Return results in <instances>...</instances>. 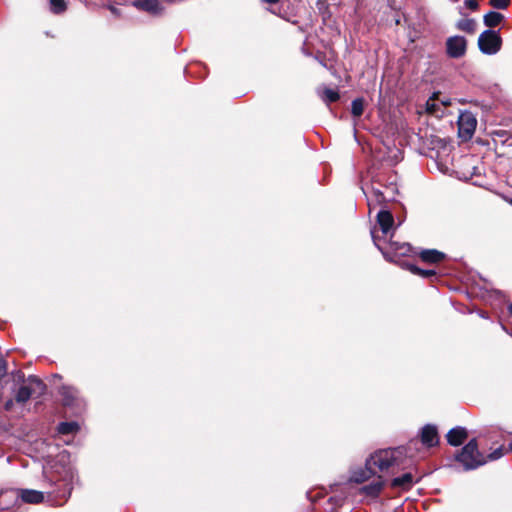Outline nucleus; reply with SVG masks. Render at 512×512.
Returning <instances> with one entry per match:
<instances>
[{
    "mask_svg": "<svg viewBox=\"0 0 512 512\" xmlns=\"http://www.w3.org/2000/svg\"><path fill=\"white\" fill-rule=\"evenodd\" d=\"M407 464V452L403 447L378 450L366 460L364 469L352 472L350 480L362 483L376 474L377 470L382 473L395 474L400 469H404Z\"/></svg>",
    "mask_w": 512,
    "mask_h": 512,
    "instance_id": "1",
    "label": "nucleus"
},
{
    "mask_svg": "<svg viewBox=\"0 0 512 512\" xmlns=\"http://www.w3.org/2000/svg\"><path fill=\"white\" fill-rule=\"evenodd\" d=\"M457 460L463 464L466 470L475 469L487 462L485 457L479 452L475 439L463 447L457 456Z\"/></svg>",
    "mask_w": 512,
    "mask_h": 512,
    "instance_id": "2",
    "label": "nucleus"
},
{
    "mask_svg": "<svg viewBox=\"0 0 512 512\" xmlns=\"http://www.w3.org/2000/svg\"><path fill=\"white\" fill-rule=\"evenodd\" d=\"M502 38L498 31L488 29L478 37L479 50L486 55H495L501 50Z\"/></svg>",
    "mask_w": 512,
    "mask_h": 512,
    "instance_id": "3",
    "label": "nucleus"
},
{
    "mask_svg": "<svg viewBox=\"0 0 512 512\" xmlns=\"http://www.w3.org/2000/svg\"><path fill=\"white\" fill-rule=\"evenodd\" d=\"M477 120L471 112L465 111L460 114L458 119L459 136L468 140L474 134Z\"/></svg>",
    "mask_w": 512,
    "mask_h": 512,
    "instance_id": "4",
    "label": "nucleus"
},
{
    "mask_svg": "<svg viewBox=\"0 0 512 512\" xmlns=\"http://www.w3.org/2000/svg\"><path fill=\"white\" fill-rule=\"evenodd\" d=\"M45 386L43 382L35 377H31L28 380V384H25L21 386L16 394V401L19 403H25L30 399L32 394L36 391V389L39 390L41 393L44 390Z\"/></svg>",
    "mask_w": 512,
    "mask_h": 512,
    "instance_id": "5",
    "label": "nucleus"
},
{
    "mask_svg": "<svg viewBox=\"0 0 512 512\" xmlns=\"http://www.w3.org/2000/svg\"><path fill=\"white\" fill-rule=\"evenodd\" d=\"M467 42L462 36H452L446 41L447 54L451 58H460L466 52Z\"/></svg>",
    "mask_w": 512,
    "mask_h": 512,
    "instance_id": "6",
    "label": "nucleus"
},
{
    "mask_svg": "<svg viewBox=\"0 0 512 512\" xmlns=\"http://www.w3.org/2000/svg\"><path fill=\"white\" fill-rule=\"evenodd\" d=\"M377 224L385 236L392 235V232L395 230L394 217L388 210H380L377 213Z\"/></svg>",
    "mask_w": 512,
    "mask_h": 512,
    "instance_id": "7",
    "label": "nucleus"
},
{
    "mask_svg": "<svg viewBox=\"0 0 512 512\" xmlns=\"http://www.w3.org/2000/svg\"><path fill=\"white\" fill-rule=\"evenodd\" d=\"M421 442L427 447L436 446L439 442V436L436 426L427 424L421 430Z\"/></svg>",
    "mask_w": 512,
    "mask_h": 512,
    "instance_id": "8",
    "label": "nucleus"
},
{
    "mask_svg": "<svg viewBox=\"0 0 512 512\" xmlns=\"http://www.w3.org/2000/svg\"><path fill=\"white\" fill-rule=\"evenodd\" d=\"M468 434L465 428L455 427L447 433V441L452 446L461 445L467 438Z\"/></svg>",
    "mask_w": 512,
    "mask_h": 512,
    "instance_id": "9",
    "label": "nucleus"
},
{
    "mask_svg": "<svg viewBox=\"0 0 512 512\" xmlns=\"http://www.w3.org/2000/svg\"><path fill=\"white\" fill-rule=\"evenodd\" d=\"M14 493L27 503L37 504L44 500L43 493L37 490L23 489L15 491Z\"/></svg>",
    "mask_w": 512,
    "mask_h": 512,
    "instance_id": "10",
    "label": "nucleus"
},
{
    "mask_svg": "<svg viewBox=\"0 0 512 512\" xmlns=\"http://www.w3.org/2000/svg\"><path fill=\"white\" fill-rule=\"evenodd\" d=\"M133 6L151 14H159L162 11L158 0H135Z\"/></svg>",
    "mask_w": 512,
    "mask_h": 512,
    "instance_id": "11",
    "label": "nucleus"
},
{
    "mask_svg": "<svg viewBox=\"0 0 512 512\" xmlns=\"http://www.w3.org/2000/svg\"><path fill=\"white\" fill-rule=\"evenodd\" d=\"M414 483V477L413 475L408 472L403 474L400 477H396L392 480L391 485L395 488H400L403 490L409 489Z\"/></svg>",
    "mask_w": 512,
    "mask_h": 512,
    "instance_id": "12",
    "label": "nucleus"
},
{
    "mask_svg": "<svg viewBox=\"0 0 512 512\" xmlns=\"http://www.w3.org/2000/svg\"><path fill=\"white\" fill-rule=\"evenodd\" d=\"M388 250L390 252L395 253V255L406 256L411 252L412 248H411L410 244H408V243H399L396 241H390L388 244Z\"/></svg>",
    "mask_w": 512,
    "mask_h": 512,
    "instance_id": "13",
    "label": "nucleus"
},
{
    "mask_svg": "<svg viewBox=\"0 0 512 512\" xmlns=\"http://www.w3.org/2000/svg\"><path fill=\"white\" fill-rule=\"evenodd\" d=\"M383 485L384 481L382 480L381 477H378V479L374 480L371 484L362 487L361 490L366 495L370 497H375L381 492Z\"/></svg>",
    "mask_w": 512,
    "mask_h": 512,
    "instance_id": "14",
    "label": "nucleus"
},
{
    "mask_svg": "<svg viewBox=\"0 0 512 512\" xmlns=\"http://www.w3.org/2000/svg\"><path fill=\"white\" fill-rule=\"evenodd\" d=\"M420 257L423 261L428 263H438L444 258V254L438 250H423L420 253Z\"/></svg>",
    "mask_w": 512,
    "mask_h": 512,
    "instance_id": "15",
    "label": "nucleus"
},
{
    "mask_svg": "<svg viewBox=\"0 0 512 512\" xmlns=\"http://www.w3.org/2000/svg\"><path fill=\"white\" fill-rule=\"evenodd\" d=\"M503 19H504V16L501 13L495 12V11H490L487 14H485L483 17L484 24L490 28H493V27H496L497 25H499Z\"/></svg>",
    "mask_w": 512,
    "mask_h": 512,
    "instance_id": "16",
    "label": "nucleus"
},
{
    "mask_svg": "<svg viewBox=\"0 0 512 512\" xmlns=\"http://www.w3.org/2000/svg\"><path fill=\"white\" fill-rule=\"evenodd\" d=\"M385 200L386 198L383 192L378 189H373L370 196H367V202L370 210L375 206L382 204Z\"/></svg>",
    "mask_w": 512,
    "mask_h": 512,
    "instance_id": "17",
    "label": "nucleus"
},
{
    "mask_svg": "<svg viewBox=\"0 0 512 512\" xmlns=\"http://www.w3.org/2000/svg\"><path fill=\"white\" fill-rule=\"evenodd\" d=\"M61 395L65 405H73L74 400L77 398V391L72 387H63L61 389Z\"/></svg>",
    "mask_w": 512,
    "mask_h": 512,
    "instance_id": "18",
    "label": "nucleus"
},
{
    "mask_svg": "<svg viewBox=\"0 0 512 512\" xmlns=\"http://www.w3.org/2000/svg\"><path fill=\"white\" fill-rule=\"evenodd\" d=\"M476 25L477 24L474 19H462L457 23V28L472 34L476 30Z\"/></svg>",
    "mask_w": 512,
    "mask_h": 512,
    "instance_id": "19",
    "label": "nucleus"
},
{
    "mask_svg": "<svg viewBox=\"0 0 512 512\" xmlns=\"http://www.w3.org/2000/svg\"><path fill=\"white\" fill-rule=\"evenodd\" d=\"M320 97L324 102L332 103L339 99V93L334 89L325 88L320 94Z\"/></svg>",
    "mask_w": 512,
    "mask_h": 512,
    "instance_id": "20",
    "label": "nucleus"
},
{
    "mask_svg": "<svg viewBox=\"0 0 512 512\" xmlns=\"http://www.w3.org/2000/svg\"><path fill=\"white\" fill-rule=\"evenodd\" d=\"M49 7L51 12L59 14L66 10L67 4L65 0H49Z\"/></svg>",
    "mask_w": 512,
    "mask_h": 512,
    "instance_id": "21",
    "label": "nucleus"
},
{
    "mask_svg": "<svg viewBox=\"0 0 512 512\" xmlns=\"http://www.w3.org/2000/svg\"><path fill=\"white\" fill-rule=\"evenodd\" d=\"M364 111V100L362 98H357L352 101L351 105V113L354 117H360Z\"/></svg>",
    "mask_w": 512,
    "mask_h": 512,
    "instance_id": "22",
    "label": "nucleus"
},
{
    "mask_svg": "<svg viewBox=\"0 0 512 512\" xmlns=\"http://www.w3.org/2000/svg\"><path fill=\"white\" fill-rule=\"evenodd\" d=\"M78 429L76 422H63L59 425L58 431L62 434H70Z\"/></svg>",
    "mask_w": 512,
    "mask_h": 512,
    "instance_id": "23",
    "label": "nucleus"
},
{
    "mask_svg": "<svg viewBox=\"0 0 512 512\" xmlns=\"http://www.w3.org/2000/svg\"><path fill=\"white\" fill-rule=\"evenodd\" d=\"M409 269H410L411 272H413L415 274H418V275H420L422 277H425V278L431 277V276L435 275V271L434 270H422V269L417 268L414 265H411L409 267Z\"/></svg>",
    "mask_w": 512,
    "mask_h": 512,
    "instance_id": "24",
    "label": "nucleus"
},
{
    "mask_svg": "<svg viewBox=\"0 0 512 512\" xmlns=\"http://www.w3.org/2000/svg\"><path fill=\"white\" fill-rule=\"evenodd\" d=\"M504 455V447L500 446L497 449H495L492 453H490L485 459L487 461H494L499 458H501Z\"/></svg>",
    "mask_w": 512,
    "mask_h": 512,
    "instance_id": "25",
    "label": "nucleus"
},
{
    "mask_svg": "<svg viewBox=\"0 0 512 512\" xmlns=\"http://www.w3.org/2000/svg\"><path fill=\"white\" fill-rule=\"evenodd\" d=\"M490 4L497 9H505L509 5V0H490Z\"/></svg>",
    "mask_w": 512,
    "mask_h": 512,
    "instance_id": "26",
    "label": "nucleus"
},
{
    "mask_svg": "<svg viewBox=\"0 0 512 512\" xmlns=\"http://www.w3.org/2000/svg\"><path fill=\"white\" fill-rule=\"evenodd\" d=\"M464 5L471 10H476L478 8V2L476 0H465Z\"/></svg>",
    "mask_w": 512,
    "mask_h": 512,
    "instance_id": "27",
    "label": "nucleus"
},
{
    "mask_svg": "<svg viewBox=\"0 0 512 512\" xmlns=\"http://www.w3.org/2000/svg\"><path fill=\"white\" fill-rule=\"evenodd\" d=\"M426 109L429 113H434L436 111V104L434 99H429L426 103Z\"/></svg>",
    "mask_w": 512,
    "mask_h": 512,
    "instance_id": "28",
    "label": "nucleus"
},
{
    "mask_svg": "<svg viewBox=\"0 0 512 512\" xmlns=\"http://www.w3.org/2000/svg\"><path fill=\"white\" fill-rule=\"evenodd\" d=\"M58 457H59V460L63 461V462L66 460L69 461V458H70L69 454L66 453L65 451L61 452Z\"/></svg>",
    "mask_w": 512,
    "mask_h": 512,
    "instance_id": "29",
    "label": "nucleus"
},
{
    "mask_svg": "<svg viewBox=\"0 0 512 512\" xmlns=\"http://www.w3.org/2000/svg\"><path fill=\"white\" fill-rule=\"evenodd\" d=\"M109 10L111 11L112 14H114L115 16H119L120 15V11L117 7L115 6H109Z\"/></svg>",
    "mask_w": 512,
    "mask_h": 512,
    "instance_id": "30",
    "label": "nucleus"
},
{
    "mask_svg": "<svg viewBox=\"0 0 512 512\" xmlns=\"http://www.w3.org/2000/svg\"><path fill=\"white\" fill-rule=\"evenodd\" d=\"M372 237H373V240H374L375 245H376L380 250H382V248L380 247V245L377 243V238H376V236H375V234H374V232H373V231H372Z\"/></svg>",
    "mask_w": 512,
    "mask_h": 512,
    "instance_id": "31",
    "label": "nucleus"
},
{
    "mask_svg": "<svg viewBox=\"0 0 512 512\" xmlns=\"http://www.w3.org/2000/svg\"><path fill=\"white\" fill-rule=\"evenodd\" d=\"M11 406H12V401L11 400L7 401L6 404H5V408L7 410H9L11 408Z\"/></svg>",
    "mask_w": 512,
    "mask_h": 512,
    "instance_id": "32",
    "label": "nucleus"
},
{
    "mask_svg": "<svg viewBox=\"0 0 512 512\" xmlns=\"http://www.w3.org/2000/svg\"><path fill=\"white\" fill-rule=\"evenodd\" d=\"M263 2H266V3H270V4H275L277 2H279V0H262Z\"/></svg>",
    "mask_w": 512,
    "mask_h": 512,
    "instance_id": "33",
    "label": "nucleus"
},
{
    "mask_svg": "<svg viewBox=\"0 0 512 512\" xmlns=\"http://www.w3.org/2000/svg\"><path fill=\"white\" fill-rule=\"evenodd\" d=\"M508 311H509V313L512 315V304H510V305L508 306Z\"/></svg>",
    "mask_w": 512,
    "mask_h": 512,
    "instance_id": "34",
    "label": "nucleus"
},
{
    "mask_svg": "<svg viewBox=\"0 0 512 512\" xmlns=\"http://www.w3.org/2000/svg\"><path fill=\"white\" fill-rule=\"evenodd\" d=\"M508 451H512V442L509 444V447L507 449Z\"/></svg>",
    "mask_w": 512,
    "mask_h": 512,
    "instance_id": "35",
    "label": "nucleus"
},
{
    "mask_svg": "<svg viewBox=\"0 0 512 512\" xmlns=\"http://www.w3.org/2000/svg\"><path fill=\"white\" fill-rule=\"evenodd\" d=\"M511 204H512V200H511Z\"/></svg>",
    "mask_w": 512,
    "mask_h": 512,
    "instance_id": "36",
    "label": "nucleus"
}]
</instances>
